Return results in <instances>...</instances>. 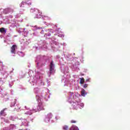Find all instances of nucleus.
<instances>
[{
    "mask_svg": "<svg viewBox=\"0 0 130 130\" xmlns=\"http://www.w3.org/2000/svg\"><path fill=\"white\" fill-rule=\"evenodd\" d=\"M47 116L49 119H50L52 117V114H51V113H50L48 114Z\"/></svg>",
    "mask_w": 130,
    "mask_h": 130,
    "instance_id": "nucleus-10",
    "label": "nucleus"
},
{
    "mask_svg": "<svg viewBox=\"0 0 130 130\" xmlns=\"http://www.w3.org/2000/svg\"><path fill=\"white\" fill-rule=\"evenodd\" d=\"M63 129L64 130H68L69 129V126L68 125H64L63 126Z\"/></svg>",
    "mask_w": 130,
    "mask_h": 130,
    "instance_id": "nucleus-11",
    "label": "nucleus"
},
{
    "mask_svg": "<svg viewBox=\"0 0 130 130\" xmlns=\"http://www.w3.org/2000/svg\"><path fill=\"white\" fill-rule=\"evenodd\" d=\"M16 48H17V46L16 45H13L11 48V52L14 54H16Z\"/></svg>",
    "mask_w": 130,
    "mask_h": 130,
    "instance_id": "nucleus-4",
    "label": "nucleus"
},
{
    "mask_svg": "<svg viewBox=\"0 0 130 130\" xmlns=\"http://www.w3.org/2000/svg\"><path fill=\"white\" fill-rule=\"evenodd\" d=\"M14 103H16V102H14Z\"/></svg>",
    "mask_w": 130,
    "mask_h": 130,
    "instance_id": "nucleus-16",
    "label": "nucleus"
},
{
    "mask_svg": "<svg viewBox=\"0 0 130 130\" xmlns=\"http://www.w3.org/2000/svg\"><path fill=\"white\" fill-rule=\"evenodd\" d=\"M85 95H86V91L85 90V89H82L81 90V96L85 97Z\"/></svg>",
    "mask_w": 130,
    "mask_h": 130,
    "instance_id": "nucleus-8",
    "label": "nucleus"
},
{
    "mask_svg": "<svg viewBox=\"0 0 130 130\" xmlns=\"http://www.w3.org/2000/svg\"><path fill=\"white\" fill-rule=\"evenodd\" d=\"M90 81V79H86V82H89Z\"/></svg>",
    "mask_w": 130,
    "mask_h": 130,
    "instance_id": "nucleus-14",
    "label": "nucleus"
},
{
    "mask_svg": "<svg viewBox=\"0 0 130 130\" xmlns=\"http://www.w3.org/2000/svg\"><path fill=\"white\" fill-rule=\"evenodd\" d=\"M39 12V11H38V10H35L32 9H30V13H34V15H36V16H37V17H39V16H41L40 13L38 14Z\"/></svg>",
    "mask_w": 130,
    "mask_h": 130,
    "instance_id": "nucleus-3",
    "label": "nucleus"
},
{
    "mask_svg": "<svg viewBox=\"0 0 130 130\" xmlns=\"http://www.w3.org/2000/svg\"><path fill=\"white\" fill-rule=\"evenodd\" d=\"M80 79V84H84V83H85V79H84V78H81Z\"/></svg>",
    "mask_w": 130,
    "mask_h": 130,
    "instance_id": "nucleus-9",
    "label": "nucleus"
},
{
    "mask_svg": "<svg viewBox=\"0 0 130 130\" xmlns=\"http://www.w3.org/2000/svg\"><path fill=\"white\" fill-rule=\"evenodd\" d=\"M0 32L1 33H7V30H6V28L2 27L0 28Z\"/></svg>",
    "mask_w": 130,
    "mask_h": 130,
    "instance_id": "nucleus-7",
    "label": "nucleus"
},
{
    "mask_svg": "<svg viewBox=\"0 0 130 130\" xmlns=\"http://www.w3.org/2000/svg\"><path fill=\"white\" fill-rule=\"evenodd\" d=\"M6 109H7V108L3 109V110L0 112V116H6V115H7V114L5 112Z\"/></svg>",
    "mask_w": 130,
    "mask_h": 130,
    "instance_id": "nucleus-5",
    "label": "nucleus"
},
{
    "mask_svg": "<svg viewBox=\"0 0 130 130\" xmlns=\"http://www.w3.org/2000/svg\"><path fill=\"white\" fill-rule=\"evenodd\" d=\"M71 123H76V122H77V121L75 120H72L71 121Z\"/></svg>",
    "mask_w": 130,
    "mask_h": 130,
    "instance_id": "nucleus-12",
    "label": "nucleus"
},
{
    "mask_svg": "<svg viewBox=\"0 0 130 130\" xmlns=\"http://www.w3.org/2000/svg\"><path fill=\"white\" fill-rule=\"evenodd\" d=\"M88 84H85L83 85V88H87V87H88Z\"/></svg>",
    "mask_w": 130,
    "mask_h": 130,
    "instance_id": "nucleus-13",
    "label": "nucleus"
},
{
    "mask_svg": "<svg viewBox=\"0 0 130 130\" xmlns=\"http://www.w3.org/2000/svg\"><path fill=\"white\" fill-rule=\"evenodd\" d=\"M70 130H79L78 126L73 125L70 128Z\"/></svg>",
    "mask_w": 130,
    "mask_h": 130,
    "instance_id": "nucleus-6",
    "label": "nucleus"
},
{
    "mask_svg": "<svg viewBox=\"0 0 130 130\" xmlns=\"http://www.w3.org/2000/svg\"><path fill=\"white\" fill-rule=\"evenodd\" d=\"M50 75H52L53 72H54V64H53V61H52L50 64V69H49Z\"/></svg>",
    "mask_w": 130,
    "mask_h": 130,
    "instance_id": "nucleus-1",
    "label": "nucleus"
},
{
    "mask_svg": "<svg viewBox=\"0 0 130 130\" xmlns=\"http://www.w3.org/2000/svg\"><path fill=\"white\" fill-rule=\"evenodd\" d=\"M4 13H5V12H6V10H4Z\"/></svg>",
    "mask_w": 130,
    "mask_h": 130,
    "instance_id": "nucleus-15",
    "label": "nucleus"
},
{
    "mask_svg": "<svg viewBox=\"0 0 130 130\" xmlns=\"http://www.w3.org/2000/svg\"><path fill=\"white\" fill-rule=\"evenodd\" d=\"M35 111H41V110H44L43 103L42 102L39 103L37 109H35Z\"/></svg>",
    "mask_w": 130,
    "mask_h": 130,
    "instance_id": "nucleus-2",
    "label": "nucleus"
}]
</instances>
